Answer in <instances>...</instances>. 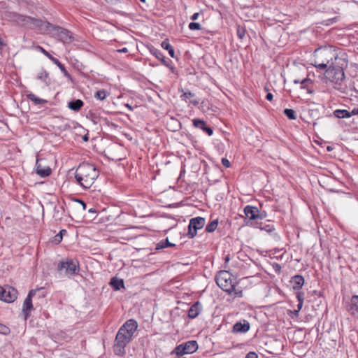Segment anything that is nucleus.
Returning a JSON list of instances; mask_svg holds the SVG:
<instances>
[{
    "label": "nucleus",
    "instance_id": "nucleus-52",
    "mask_svg": "<svg viewBox=\"0 0 358 358\" xmlns=\"http://www.w3.org/2000/svg\"><path fill=\"white\" fill-rule=\"evenodd\" d=\"M259 215L261 216H264V218L266 217V213H259Z\"/></svg>",
    "mask_w": 358,
    "mask_h": 358
},
{
    "label": "nucleus",
    "instance_id": "nucleus-34",
    "mask_svg": "<svg viewBox=\"0 0 358 358\" xmlns=\"http://www.w3.org/2000/svg\"><path fill=\"white\" fill-rule=\"evenodd\" d=\"M107 94L105 90L97 91L94 94V97L99 100H104Z\"/></svg>",
    "mask_w": 358,
    "mask_h": 358
},
{
    "label": "nucleus",
    "instance_id": "nucleus-12",
    "mask_svg": "<svg viewBox=\"0 0 358 358\" xmlns=\"http://www.w3.org/2000/svg\"><path fill=\"white\" fill-rule=\"evenodd\" d=\"M43 288H40L38 289H32L31 290L27 298L25 299L23 306H22V312L24 315V319L27 320L29 316L30 312L33 308L32 306V297L36 294V292L38 290L42 289Z\"/></svg>",
    "mask_w": 358,
    "mask_h": 358
},
{
    "label": "nucleus",
    "instance_id": "nucleus-45",
    "mask_svg": "<svg viewBox=\"0 0 358 358\" xmlns=\"http://www.w3.org/2000/svg\"><path fill=\"white\" fill-rule=\"evenodd\" d=\"M199 15V13H194L191 17V20L193 21L196 20L198 19Z\"/></svg>",
    "mask_w": 358,
    "mask_h": 358
},
{
    "label": "nucleus",
    "instance_id": "nucleus-7",
    "mask_svg": "<svg viewBox=\"0 0 358 358\" xmlns=\"http://www.w3.org/2000/svg\"><path fill=\"white\" fill-rule=\"evenodd\" d=\"M327 77L335 84L334 88L343 92V82L345 80L344 71L341 69H327L326 70Z\"/></svg>",
    "mask_w": 358,
    "mask_h": 358
},
{
    "label": "nucleus",
    "instance_id": "nucleus-48",
    "mask_svg": "<svg viewBox=\"0 0 358 358\" xmlns=\"http://www.w3.org/2000/svg\"><path fill=\"white\" fill-rule=\"evenodd\" d=\"M352 303H358V296L357 295L353 296L352 298Z\"/></svg>",
    "mask_w": 358,
    "mask_h": 358
},
{
    "label": "nucleus",
    "instance_id": "nucleus-28",
    "mask_svg": "<svg viewBox=\"0 0 358 358\" xmlns=\"http://www.w3.org/2000/svg\"><path fill=\"white\" fill-rule=\"evenodd\" d=\"M173 246H175V244L170 243L169 241L168 238H166V240H162L161 241H159L157 245L156 249L159 250V249H163V248H165L167 247H173Z\"/></svg>",
    "mask_w": 358,
    "mask_h": 358
},
{
    "label": "nucleus",
    "instance_id": "nucleus-51",
    "mask_svg": "<svg viewBox=\"0 0 358 358\" xmlns=\"http://www.w3.org/2000/svg\"><path fill=\"white\" fill-rule=\"evenodd\" d=\"M126 107H127L130 110H132V107L129 104H126Z\"/></svg>",
    "mask_w": 358,
    "mask_h": 358
},
{
    "label": "nucleus",
    "instance_id": "nucleus-2",
    "mask_svg": "<svg viewBox=\"0 0 358 358\" xmlns=\"http://www.w3.org/2000/svg\"><path fill=\"white\" fill-rule=\"evenodd\" d=\"M99 174V171L93 164L83 163L77 168L75 178L83 188L87 189L93 185Z\"/></svg>",
    "mask_w": 358,
    "mask_h": 358
},
{
    "label": "nucleus",
    "instance_id": "nucleus-20",
    "mask_svg": "<svg viewBox=\"0 0 358 358\" xmlns=\"http://www.w3.org/2000/svg\"><path fill=\"white\" fill-rule=\"evenodd\" d=\"M37 79L41 80V82L44 83L45 85L49 84V74L48 73L44 70L43 69H41L39 72L37 74L36 76Z\"/></svg>",
    "mask_w": 358,
    "mask_h": 358
},
{
    "label": "nucleus",
    "instance_id": "nucleus-29",
    "mask_svg": "<svg viewBox=\"0 0 358 358\" xmlns=\"http://www.w3.org/2000/svg\"><path fill=\"white\" fill-rule=\"evenodd\" d=\"M28 99L36 104H43L46 103V101L37 97L35 94L31 93L27 95Z\"/></svg>",
    "mask_w": 358,
    "mask_h": 358
},
{
    "label": "nucleus",
    "instance_id": "nucleus-5",
    "mask_svg": "<svg viewBox=\"0 0 358 358\" xmlns=\"http://www.w3.org/2000/svg\"><path fill=\"white\" fill-rule=\"evenodd\" d=\"M315 61L313 65L320 69H327L334 58V52L330 49H317L315 51Z\"/></svg>",
    "mask_w": 358,
    "mask_h": 358
},
{
    "label": "nucleus",
    "instance_id": "nucleus-41",
    "mask_svg": "<svg viewBox=\"0 0 358 358\" xmlns=\"http://www.w3.org/2000/svg\"><path fill=\"white\" fill-rule=\"evenodd\" d=\"M63 231L65 232V230H63ZM62 231H61L59 232V234H58L55 236V241H57L58 243H59L62 241Z\"/></svg>",
    "mask_w": 358,
    "mask_h": 358
},
{
    "label": "nucleus",
    "instance_id": "nucleus-35",
    "mask_svg": "<svg viewBox=\"0 0 358 358\" xmlns=\"http://www.w3.org/2000/svg\"><path fill=\"white\" fill-rule=\"evenodd\" d=\"M10 333V329L6 325L0 323V334L7 335Z\"/></svg>",
    "mask_w": 358,
    "mask_h": 358
},
{
    "label": "nucleus",
    "instance_id": "nucleus-53",
    "mask_svg": "<svg viewBox=\"0 0 358 358\" xmlns=\"http://www.w3.org/2000/svg\"><path fill=\"white\" fill-rule=\"evenodd\" d=\"M140 1H142V2H145V0H140Z\"/></svg>",
    "mask_w": 358,
    "mask_h": 358
},
{
    "label": "nucleus",
    "instance_id": "nucleus-21",
    "mask_svg": "<svg viewBox=\"0 0 358 358\" xmlns=\"http://www.w3.org/2000/svg\"><path fill=\"white\" fill-rule=\"evenodd\" d=\"M83 106V102L80 99L70 101L68 103V107L74 111H78Z\"/></svg>",
    "mask_w": 358,
    "mask_h": 358
},
{
    "label": "nucleus",
    "instance_id": "nucleus-11",
    "mask_svg": "<svg viewBox=\"0 0 358 358\" xmlns=\"http://www.w3.org/2000/svg\"><path fill=\"white\" fill-rule=\"evenodd\" d=\"M348 60L345 55H335L334 53V58L332 61L330 62L329 66L328 69H341L344 71V69L348 66Z\"/></svg>",
    "mask_w": 358,
    "mask_h": 358
},
{
    "label": "nucleus",
    "instance_id": "nucleus-26",
    "mask_svg": "<svg viewBox=\"0 0 358 358\" xmlns=\"http://www.w3.org/2000/svg\"><path fill=\"white\" fill-rule=\"evenodd\" d=\"M162 47L168 50L169 52V55L171 57H175V52H174V49L172 47V45L168 42V41H163L162 43Z\"/></svg>",
    "mask_w": 358,
    "mask_h": 358
},
{
    "label": "nucleus",
    "instance_id": "nucleus-15",
    "mask_svg": "<svg viewBox=\"0 0 358 358\" xmlns=\"http://www.w3.org/2000/svg\"><path fill=\"white\" fill-rule=\"evenodd\" d=\"M250 329V324L248 322L244 320L243 323L236 322L233 327L234 332L236 333H245Z\"/></svg>",
    "mask_w": 358,
    "mask_h": 358
},
{
    "label": "nucleus",
    "instance_id": "nucleus-37",
    "mask_svg": "<svg viewBox=\"0 0 358 358\" xmlns=\"http://www.w3.org/2000/svg\"><path fill=\"white\" fill-rule=\"evenodd\" d=\"M152 53L159 59H162L164 58L162 53L157 49L152 50Z\"/></svg>",
    "mask_w": 358,
    "mask_h": 358
},
{
    "label": "nucleus",
    "instance_id": "nucleus-6",
    "mask_svg": "<svg viewBox=\"0 0 358 358\" xmlns=\"http://www.w3.org/2000/svg\"><path fill=\"white\" fill-rule=\"evenodd\" d=\"M79 264L76 260L66 259L57 264V272L60 277L71 278L78 273Z\"/></svg>",
    "mask_w": 358,
    "mask_h": 358
},
{
    "label": "nucleus",
    "instance_id": "nucleus-49",
    "mask_svg": "<svg viewBox=\"0 0 358 358\" xmlns=\"http://www.w3.org/2000/svg\"><path fill=\"white\" fill-rule=\"evenodd\" d=\"M117 52L126 53L128 52V49L127 48H123L122 49L117 50Z\"/></svg>",
    "mask_w": 358,
    "mask_h": 358
},
{
    "label": "nucleus",
    "instance_id": "nucleus-38",
    "mask_svg": "<svg viewBox=\"0 0 358 358\" xmlns=\"http://www.w3.org/2000/svg\"><path fill=\"white\" fill-rule=\"evenodd\" d=\"M194 96V94H192V92H184L182 95H181V98L182 99H189L191 97Z\"/></svg>",
    "mask_w": 358,
    "mask_h": 358
},
{
    "label": "nucleus",
    "instance_id": "nucleus-16",
    "mask_svg": "<svg viewBox=\"0 0 358 358\" xmlns=\"http://www.w3.org/2000/svg\"><path fill=\"white\" fill-rule=\"evenodd\" d=\"M290 282L294 289H300L304 284V278L301 275H296L292 278Z\"/></svg>",
    "mask_w": 358,
    "mask_h": 358
},
{
    "label": "nucleus",
    "instance_id": "nucleus-9",
    "mask_svg": "<svg viewBox=\"0 0 358 358\" xmlns=\"http://www.w3.org/2000/svg\"><path fill=\"white\" fill-rule=\"evenodd\" d=\"M205 219L201 217H196L191 219L188 226V237L190 238L195 237L197 234V230L202 229L205 225Z\"/></svg>",
    "mask_w": 358,
    "mask_h": 358
},
{
    "label": "nucleus",
    "instance_id": "nucleus-33",
    "mask_svg": "<svg viewBox=\"0 0 358 358\" xmlns=\"http://www.w3.org/2000/svg\"><path fill=\"white\" fill-rule=\"evenodd\" d=\"M34 48L41 52H42L45 56H46L48 58H49L51 61H52V59L55 57H52L48 51H46L43 47L40 45H36L34 46Z\"/></svg>",
    "mask_w": 358,
    "mask_h": 358
},
{
    "label": "nucleus",
    "instance_id": "nucleus-54",
    "mask_svg": "<svg viewBox=\"0 0 358 358\" xmlns=\"http://www.w3.org/2000/svg\"><path fill=\"white\" fill-rule=\"evenodd\" d=\"M179 358H186V357H179Z\"/></svg>",
    "mask_w": 358,
    "mask_h": 358
},
{
    "label": "nucleus",
    "instance_id": "nucleus-22",
    "mask_svg": "<svg viewBox=\"0 0 358 358\" xmlns=\"http://www.w3.org/2000/svg\"><path fill=\"white\" fill-rule=\"evenodd\" d=\"M110 284L115 290H120L122 287H124L123 280L115 278L111 279Z\"/></svg>",
    "mask_w": 358,
    "mask_h": 358
},
{
    "label": "nucleus",
    "instance_id": "nucleus-36",
    "mask_svg": "<svg viewBox=\"0 0 358 358\" xmlns=\"http://www.w3.org/2000/svg\"><path fill=\"white\" fill-rule=\"evenodd\" d=\"M190 30H199L201 29V25L197 22H190L188 25Z\"/></svg>",
    "mask_w": 358,
    "mask_h": 358
},
{
    "label": "nucleus",
    "instance_id": "nucleus-3",
    "mask_svg": "<svg viewBox=\"0 0 358 358\" xmlns=\"http://www.w3.org/2000/svg\"><path fill=\"white\" fill-rule=\"evenodd\" d=\"M217 285L224 292L235 297H242L241 289H236V282L232 275L227 271H220L215 278Z\"/></svg>",
    "mask_w": 358,
    "mask_h": 358
},
{
    "label": "nucleus",
    "instance_id": "nucleus-4",
    "mask_svg": "<svg viewBox=\"0 0 358 358\" xmlns=\"http://www.w3.org/2000/svg\"><path fill=\"white\" fill-rule=\"evenodd\" d=\"M43 34H49L52 37L57 38L64 44H69L74 41V36L70 31L63 27L53 25L50 22L45 24Z\"/></svg>",
    "mask_w": 358,
    "mask_h": 358
},
{
    "label": "nucleus",
    "instance_id": "nucleus-14",
    "mask_svg": "<svg viewBox=\"0 0 358 358\" xmlns=\"http://www.w3.org/2000/svg\"><path fill=\"white\" fill-rule=\"evenodd\" d=\"M202 310V305L199 301L195 302L188 310V317L191 319L196 318Z\"/></svg>",
    "mask_w": 358,
    "mask_h": 358
},
{
    "label": "nucleus",
    "instance_id": "nucleus-44",
    "mask_svg": "<svg viewBox=\"0 0 358 358\" xmlns=\"http://www.w3.org/2000/svg\"><path fill=\"white\" fill-rule=\"evenodd\" d=\"M76 202H78L80 205H81V206L83 207V209L85 210V208H86V204L84 201H81V200H79V199H77L76 200Z\"/></svg>",
    "mask_w": 358,
    "mask_h": 358
},
{
    "label": "nucleus",
    "instance_id": "nucleus-30",
    "mask_svg": "<svg viewBox=\"0 0 358 358\" xmlns=\"http://www.w3.org/2000/svg\"><path fill=\"white\" fill-rule=\"evenodd\" d=\"M218 221L217 220H214L210 222L206 227V230L207 232L211 233L213 232L217 227Z\"/></svg>",
    "mask_w": 358,
    "mask_h": 358
},
{
    "label": "nucleus",
    "instance_id": "nucleus-8",
    "mask_svg": "<svg viewBox=\"0 0 358 358\" xmlns=\"http://www.w3.org/2000/svg\"><path fill=\"white\" fill-rule=\"evenodd\" d=\"M17 22L23 26H27L30 28H38L42 33H44L45 31V24L48 23V22H43L41 20L25 15H18Z\"/></svg>",
    "mask_w": 358,
    "mask_h": 358
},
{
    "label": "nucleus",
    "instance_id": "nucleus-31",
    "mask_svg": "<svg viewBox=\"0 0 358 358\" xmlns=\"http://www.w3.org/2000/svg\"><path fill=\"white\" fill-rule=\"evenodd\" d=\"M236 33H237L238 37L241 40H243L245 38V34H246L245 27L244 26L237 25Z\"/></svg>",
    "mask_w": 358,
    "mask_h": 358
},
{
    "label": "nucleus",
    "instance_id": "nucleus-23",
    "mask_svg": "<svg viewBox=\"0 0 358 358\" xmlns=\"http://www.w3.org/2000/svg\"><path fill=\"white\" fill-rule=\"evenodd\" d=\"M334 115L335 117H336L338 118L350 117L349 111L347 110H341V109L336 110L334 112Z\"/></svg>",
    "mask_w": 358,
    "mask_h": 358
},
{
    "label": "nucleus",
    "instance_id": "nucleus-19",
    "mask_svg": "<svg viewBox=\"0 0 358 358\" xmlns=\"http://www.w3.org/2000/svg\"><path fill=\"white\" fill-rule=\"evenodd\" d=\"M36 173L41 177H47L51 174V169L48 166L43 167L36 163Z\"/></svg>",
    "mask_w": 358,
    "mask_h": 358
},
{
    "label": "nucleus",
    "instance_id": "nucleus-39",
    "mask_svg": "<svg viewBox=\"0 0 358 358\" xmlns=\"http://www.w3.org/2000/svg\"><path fill=\"white\" fill-rule=\"evenodd\" d=\"M222 164L224 166H225L226 168H229L230 166V162L229 161L226 159V158H222Z\"/></svg>",
    "mask_w": 358,
    "mask_h": 358
},
{
    "label": "nucleus",
    "instance_id": "nucleus-10",
    "mask_svg": "<svg viewBox=\"0 0 358 358\" xmlns=\"http://www.w3.org/2000/svg\"><path fill=\"white\" fill-rule=\"evenodd\" d=\"M17 297V291L16 289L10 287H1L0 286V299L7 302H13Z\"/></svg>",
    "mask_w": 358,
    "mask_h": 358
},
{
    "label": "nucleus",
    "instance_id": "nucleus-25",
    "mask_svg": "<svg viewBox=\"0 0 358 358\" xmlns=\"http://www.w3.org/2000/svg\"><path fill=\"white\" fill-rule=\"evenodd\" d=\"M172 355L175 354L178 356H182L183 355H187L184 346V343L180 344L176 347L173 351L171 352Z\"/></svg>",
    "mask_w": 358,
    "mask_h": 358
},
{
    "label": "nucleus",
    "instance_id": "nucleus-24",
    "mask_svg": "<svg viewBox=\"0 0 358 358\" xmlns=\"http://www.w3.org/2000/svg\"><path fill=\"white\" fill-rule=\"evenodd\" d=\"M54 64H55L59 68V69L61 70V71L64 73V76L68 78H71V76L70 74L67 72V71L66 70L64 66L57 59H56L55 57L54 59H52V61Z\"/></svg>",
    "mask_w": 358,
    "mask_h": 358
},
{
    "label": "nucleus",
    "instance_id": "nucleus-32",
    "mask_svg": "<svg viewBox=\"0 0 358 358\" xmlns=\"http://www.w3.org/2000/svg\"><path fill=\"white\" fill-rule=\"evenodd\" d=\"M284 114L289 119V120H296V115L294 110L286 108L284 110Z\"/></svg>",
    "mask_w": 358,
    "mask_h": 358
},
{
    "label": "nucleus",
    "instance_id": "nucleus-46",
    "mask_svg": "<svg viewBox=\"0 0 358 358\" xmlns=\"http://www.w3.org/2000/svg\"><path fill=\"white\" fill-rule=\"evenodd\" d=\"M273 96L271 93L268 92L267 94H266V99L269 101H271L273 100Z\"/></svg>",
    "mask_w": 358,
    "mask_h": 358
},
{
    "label": "nucleus",
    "instance_id": "nucleus-27",
    "mask_svg": "<svg viewBox=\"0 0 358 358\" xmlns=\"http://www.w3.org/2000/svg\"><path fill=\"white\" fill-rule=\"evenodd\" d=\"M294 83H300L301 85V89H307L308 90L309 86L312 84V81L310 79L305 78L303 80H294Z\"/></svg>",
    "mask_w": 358,
    "mask_h": 358
},
{
    "label": "nucleus",
    "instance_id": "nucleus-47",
    "mask_svg": "<svg viewBox=\"0 0 358 358\" xmlns=\"http://www.w3.org/2000/svg\"><path fill=\"white\" fill-rule=\"evenodd\" d=\"M303 303V301H299V303L297 305L298 310H296V312H299L302 308Z\"/></svg>",
    "mask_w": 358,
    "mask_h": 358
},
{
    "label": "nucleus",
    "instance_id": "nucleus-13",
    "mask_svg": "<svg viewBox=\"0 0 358 358\" xmlns=\"http://www.w3.org/2000/svg\"><path fill=\"white\" fill-rule=\"evenodd\" d=\"M244 213L250 220L263 219L264 216L259 215V209L256 207L247 206L244 208Z\"/></svg>",
    "mask_w": 358,
    "mask_h": 358
},
{
    "label": "nucleus",
    "instance_id": "nucleus-50",
    "mask_svg": "<svg viewBox=\"0 0 358 358\" xmlns=\"http://www.w3.org/2000/svg\"><path fill=\"white\" fill-rule=\"evenodd\" d=\"M106 2L110 4L116 3L119 0H105Z\"/></svg>",
    "mask_w": 358,
    "mask_h": 358
},
{
    "label": "nucleus",
    "instance_id": "nucleus-1",
    "mask_svg": "<svg viewBox=\"0 0 358 358\" xmlns=\"http://www.w3.org/2000/svg\"><path fill=\"white\" fill-rule=\"evenodd\" d=\"M137 328V322L133 319L127 320L120 328L113 345V351L115 355L119 356H124L125 355V347L131 341Z\"/></svg>",
    "mask_w": 358,
    "mask_h": 358
},
{
    "label": "nucleus",
    "instance_id": "nucleus-17",
    "mask_svg": "<svg viewBox=\"0 0 358 358\" xmlns=\"http://www.w3.org/2000/svg\"><path fill=\"white\" fill-rule=\"evenodd\" d=\"M193 124L195 127L200 128L206 131L209 136L213 134V129L206 126V122L199 119L193 120Z\"/></svg>",
    "mask_w": 358,
    "mask_h": 358
},
{
    "label": "nucleus",
    "instance_id": "nucleus-18",
    "mask_svg": "<svg viewBox=\"0 0 358 358\" xmlns=\"http://www.w3.org/2000/svg\"><path fill=\"white\" fill-rule=\"evenodd\" d=\"M184 346L187 354H192L198 349V344L195 341H189L184 343Z\"/></svg>",
    "mask_w": 358,
    "mask_h": 358
},
{
    "label": "nucleus",
    "instance_id": "nucleus-42",
    "mask_svg": "<svg viewBox=\"0 0 358 358\" xmlns=\"http://www.w3.org/2000/svg\"><path fill=\"white\" fill-rule=\"evenodd\" d=\"M296 298L299 301H303V299H304L303 294L301 292H298L296 294Z\"/></svg>",
    "mask_w": 358,
    "mask_h": 358
},
{
    "label": "nucleus",
    "instance_id": "nucleus-43",
    "mask_svg": "<svg viewBox=\"0 0 358 358\" xmlns=\"http://www.w3.org/2000/svg\"><path fill=\"white\" fill-rule=\"evenodd\" d=\"M350 117L352 115H358V108H353L351 111H349Z\"/></svg>",
    "mask_w": 358,
    "mask_h": 358
},
{
    "label": "nucleus",
    "instance_id": "nucleus-40",
    "mask_svg": "<svg viewBox=\"0 0 358 358\" xmlns=\"http://www.w3.org/2000/svg\"><path fill=\"white\" fill-rule=\"evenodd\" d=\"M245 358H258V356L255 352H250L247 354Z\"/></svg>",
    "mask_w": 358,
    "mask_h": 358
}]
</instances>
